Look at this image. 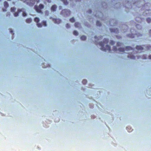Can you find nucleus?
<instances>
[{
	"label": "nucleus",
	"instance_id": "f257e3e1",
	"mask_svg": "<svg viewBox=\"0 0 151 151\" xmlns=\"http://www.w3.org/2000/svg\"><path fill=\"white\" fill-rule=\"evenodd\" d=\"M108 42V40L107 39H104V42H101L99 44L100 46H101V50L106 51H110V47L108 45H106L105 47H104L105 44L107 43Z\"/></svg>",
	"mask_w": 151,
	"mask_h": 151
},
{
	"label": "nucleus",
	"instance_id": "f03ea898",
	"mask_svg": "<svg viewBox=\"0 0 151 151\" xmlns=\"http://www.w3.org/2000/svg\"><path fill=\"white\" fill-rule=\"evenodd\" d=\"M122 45V44L119 42H118L117 43V47H114L113 48V50H114L116 51L117 50H119L120 52H124L125 51H127L128 50H131L132 51V49L131 47H126L125 48V49L124 50V48H122V47H119V46H121Z\"/></svg>",
	"mask_w": 151,
	"mask_h": 151
},
{
	"label": "nucleus",
	"instance_id": "7ed1b4c3",
	"mask_svg": "<svg viewBox=\"0 0 151 151\" xmlns=\"http://www.w3.org/2000/svg\"><path fill=\"white\" fill-rule=\"evenodd\" d=\"M24 9H22L20 10H18V13L16 12L14 14V16L15 17H17L18 16V14L20 13V12H22V14L23 17H25L27 15V14L24 11Z\"/></svg>",
	"mask_w": 151,
	"mask_h": 151
},
{
	"label": "nucleus",
	"instance_id": "20e7f679",
	"mask_svg": "<svg viewBox=\"0 0 151 151\" xmlns=\"http://www.w3.org/2000/svg\"><path fill=\"white\" fill-rule=\"evenodd\" d=\"M62 14L64 16H68L70 15V12L68 10L64 9L62 11Z\"/></svg>",
	"mask_w": 151,
	"mask_h": 151
},
{
	"label": "nucleus",
	"instance_id": "39448f33",
	"mask_svg": "<svg viewBox=\"0 0 151 151\" xmlns=\"http://www.w3.org/2000/svg\"><path fill=\"white\" fill-rule=\"evenodd\" d=\"M44 7V6L42 4H40L39 6H36L35 7V9L37 12L40 13L41 12V9H43Z\"/></svg>",
	"mask_w": 151,
	"mask_h": 151
},
{
	"label": "nucleus",
	"instance_id": "423d86ee",
	"mask_svg": "<svg viewBox=\"0 0 151 151\" xmlns=\"http://www.w3.org/2000/svg\"><path fill=\"white\" fill-rule=\"evenodd\" d=\"M145 46H143V47H141L140 46H137L136 47V49L138 50H142L144 49V47Z\"/></svg>",
	"mask_w": 151,
	"mask_h": 151
},
{
	"label": "nucleus",
	"instance_id": "0eeeda50",
	"mask_svg": "<svg viewBox=\"0 0 151 151\" xmlns=\"http://www.w3.org/2000/svg\"><path fill=\"white\" fill-rule=\"evenodd\" d=\"M53 21L55 23L59 24L60 22V20L59 19H53Z\"/></svg>",
	"mask_w": 151,
	"mask_h": 151
},
{
	"label": "nucleus",
	"instance_id": "6e6552de",
	"mask_svg": "<svg viewBox=\"0 0 151 151\" xmlns=\"http://www.w3.org/2000/svg\"><path fill=\"white\" fill-rule=\"evenodd\" d=\"M128 57L129 58L132 59H135V57L132 55V54H129V55H127Z\"/></svg>",
	"mask_w": 151,
	"mask_h": 151
},
{
	"label": "nucleus",
	"instance_id": "1a4fd4ad",
	"mask_svg": "<svg viewBox=\"0 0 151 151\" xmlns=\"http://www.w3.org/2000/svg\"><path fill=\"white\" fill-rule=\"evenodd\" d=\"M57 8L56 6L55 5H53L51 8V9L53 11H55Z\"/></svg>",
	"mask_w": 151,
	"mask_h": 151
},
{
	"label": "nucleus",
	"instance_id": "9d476101",
	"mask_svg": "<svg viewBox=\"0 0 151 151\" xmlns=\"http://www.w3.org/2000/svg\"><path fill=\"white\" fill-rule=\"evenodd\" d=\"M80 26V24L78 22H76L75 23V26L76 27H79Z\"/></svg>",
	"mask_w": 151,
	"mask_h": 151
},
{
	"label": "nucleus",
	"instance_id": "9b49d317",
	"mask_svg": "<svg viewBox=\"0 0 151 151\" xmlns=\"http://www.w3.org/2000/svg\"><path fill=\"white\" fill-rule=\"evenodd\" d=\"M4 6L6 8L8 7L9 6L8 4L6 1H5L4 3Z\"/></svg>",
	"mask_w": 151,
	"mask_h": 151
},
{
	"label": "nucleus",
	"instance_id": "f8f14e48",
	"mask_svg": "<svg viewBox=\"0 0 151 151\" xmlns=\"http://www.w3.org/2000/svg\"><path fill=\"white\" fill-rule=\"evenodd\" d=\"M140 35H141L140 33H138L137 34H136V35H133L132 36H129V37H135V36H137L138 37L139 36H140Z\"/></svg>",
	"mask_w": 151,
	"mask_h": 151
},
{
	"label": "nucleus",
	"instance_id": "ddd939ff",
	"mask_svg": "<svg viewBox=\"0 0 151 151\" xmlns=\"http://www.w3.org/2000/svg\"><path fill=\"white\" fill-rule=\"evenodd\" d=\"M34 20L36 22H38L39 21L40 19L39 18L36 17L35 18Z\"/></svg>",
	"mask_w": 151,
	"mask_h": 151
},
{
	"label": "nucleus",
	"instance_id": "4468645a",
	"mask_svg": "<svg viewBox=\"0 0 151 151\" xmlns=\"http://www.w3.org/2000/svg\"><path fill=\"white\" fill-rule=\"evenodd\" d=\"M32 21V20L31 19H28L26 20L27 23H29Z\"/></svg>",
	"mask_w": 151,
	"mask_h": 151
},
{
	"label": "nucleus",
	"instance_id": "2eb2a0df",
	"mask_svg": "<svg viewBox=\"0 0 151 151\" xmlns=\"http://www.w3.org/2000/svg\"><path fill=\"white\" fill-rule=\"evenodd\" d=\"M81 39L82 40H85L86 39V37L84 36H82L81 37Z\"/></svg>",
	"mask_w": 151,
	"mask_h": 151
},
{
	"label": "nucleus",
	"instance_id": "dca6fc26",
	"mask_svg": "<svg viewBox=\"0 0 151 151\" xmlns=\"http://www.w3.org/2000/svg\"><path fill=\"white\" fill-rule=\"evenodd\" d=\"M63 2L64 4L65 5H66L67 4V0H61Z\"/></svg>",
	"mask_w": 151,
	"mask_h": 151
},
{
	"label": "nucleus",
	"instance_id": "f3484780",
	"mask_svg": "<svg viewBox=\"0 0 151 151\" xmlns=\"http://www.w3.org/2000/svg\"><path fill=\"white\" fill-rule=\"evenodd\" d=\"M15 10H16L15 8L14 7H12L11 8V11L12 12H14L15 11Z\"/></svg>",
	"mask_w": 151,
	"mask_h": 151
},
{
	"label": "nucleus",
	"instance_id": "a211bd4d",
	"mask_svg": "<svg viewBox=\"0 0 151 151\" xmlns=\"http://www.w3.org/2000/svg\"><path fill=\"white\" fill-rule=\"evenodd\" d=\"M96 25L97 26H100L101 25V23L97 21L96 22Z\"/></svg>",
	"mask_w": 151,
	"mask_h": 151
},
{
	"label": "nucleus",
	"instance_id": "6ab92c4d",
	"mask_svg": "<svg viewBox=\"0 0 151 151\" xmlns=\"http://www.w3.org/2000/svg\"><path fill=\"white\" fill-rule=\"evenodd\" d=\"M78 32L77 31H75L73 32V34L75 35H78Z\"/></svg>",
	"mask_w": 151,
	"mask_h": 151
},
{
	"label": "nucleus",
	"instance_id": "aec40b11",
	"mask_svg": "<svg viewBox=\"0 0 151 151\" xmlns=\"http://www.w3.org/2000/svg\"><path fill=\"white\" fill-rule=\"evenodd\" d=\"M147 21L148 23H149L151 22V19L150 18H148L147 19Z\"/></svg>",
	"mask_w": 151,
	"mask_h": 151
},
{
	"label": "nucleus",
	"instance_id": "412c9836",
	"mask_svg": "<svg viewBox=\"0 0 151 151\" xmlns=\"http://www.w3.org/2000/svg\"><path fill=\"white\" fill-rule=\"evenodd\" d=\"M70 21L71 22H73L75 21V19L74 18H72L70 19Z\"/></svg>",
	"mask_w": 151,
	"mask_h": 151
},
{
	"label": "nucleus",
	"instance_id": "4be33fe9",
	"mask_svg": "<svg viewBox=\"0 0 151 151\" xmlns=\"http://www.w3.org/2000/svg\"><path fill=\"white\" fill-rule=\"evenodd\" d=\"M87 83V81L86 80H84L82 81V83L83 84H85Z\"/></svg>",
	"mask_w": 151,
	"mask_h": 151
},
{
	"label": "nucleus",
	"instance_id": "5701e85b",
	"mask_svg": "<svg viewBox=\"0 0 151 151\" xmlns=\"http://www.w3.org/2000/svg\"><path fill=\"white\" fill-rule=\"evenodd\" d=\"M37 25L38 26V27H41L42 26V25L41 24H37Z\"/></svg>",
	"mask_w": 151,
	"mask_h": 151
},
{
	"label": "nucleus",
	"instance_id": "b1692460",
	"mask_svg": "<svg viewBox=\"0 0 151 151\" xmlns=\"http://www.w3.org/2000/svg\"><path fill=\"white\" fill-rule=\"evenodd\" d=\"M43 25L45 26H46V22L45 21H44L43 22Z\"/></svg>",
	"mask_w": 151,
	"mask_h": 151
},
{
	"label": "nucleus",
	"instance_id": "393cba45",
	"mask_svg": "<svg viewBox=\"0 0 151 151\" xmlns=\"http://www.w3.org/2000/svg\"><path fill=\"white\" fill-rule=\"evenodd\" d=\"M110 43L111 45H113L114 44V42L113 41H111V42H110Z\"/></svg>",
	"mask_w": 151,
	"mask_h": 151
},
{
	"label": "nucleus",
	"instance_id": "a878e982",
	"mask_svg": "<svg viewBox=\"0 0 151 151\" xmlns=\"http://www.w3.org/2000/svg\"><path fill=\"white\" fill-rule=\"evenodd\" d=\"M70 26L68 24H67L66 26V27L67 28H68Z\"/></svg>",
	"mask_w": 151,
	"mask_h": 151
},
{
	"label": "nucleus",
	"instance_id": "bb28decb",
	"mask_svg": "<svg viewBox=\"0 0 151 151\" xmlns=\"http://www.w3.org/2000/svg\"><path fill=\"white\" fill-rule=\"evenodd\" d=\"M46 1H47L48 2H51L50 0H46Z\"/></svg>",
	"mask_w": 151,
	"mask_h": 151
},
{
	"label": "nucleus",
	"instance_id": "cd10ccee",
	"mask_svg": "<svg viewBox=\"0 0 151 151\" xmlns=\"http://www.w3.org/2000/svg\"><path fill=\"white\" fill-rule=\"evenodd\" d=\"M149 59H151V55H150V56H149Z\"/></svg>",
	"mask_w": 151,
	"mask_h": 151
},
{
	"label": "nucleus",
	"instance_id": "c85d7f7f",
	"mask_svg": "<svg viewBox=\"0 0 151 151\" xmlns=\"http://www.w3.org/2000/svg\"><path fill=\"white\" fill-rule=\"evenodd\" d=\"M3 11L4 12L6 11V10H5V9H3Z\"/></svg>",
	"mask_w": 151,
	"mask_h": 151
},
{
	"label": "nucleus",
	"instance_id": "c756f323",
	"mask_svg": "<svg viewBox=\"0 0 151 151\" xmlns=\"http://www.w3.org/2000/svg\"><path fill=\"white\" fill-rule=\"evenodd\" d=\"M111 32H116V31H111Z\"/></svg>",
	"mask_w": 151,
	"mask_h": 151
},
{
	"label": "nucleus",
	"instance_id": "7c9ffc66",
	"mask_svg": "<svg viewBox=\"0 0 151 151\" xmlns=\"http://www.w3.org/2000/svg\"><path fill=\"white\" fill-rule=\"evenodd\" d=\"M146 58H145V57H144L143 58V59H146Z\"/></svg>",
	"mask_w": 151,
	"mask_h": 151
},
{
	"label": "nucleus",
	"instance_id": "2f4dec72",
	"mask_svg": "<svg viewBox=\"0 0 151 151\" xmlns=\"http://www.w3.org/2000/svg\"><path fill=\"white\" fill-rule=\"evenodd\" d=\"M150 49L149 48V47H148V49Z\"/></svg>",
	"mask_w": 151,
	"mask_h": 151
},
{
	"label": "nucleus",
	"instance_id": "473e14b6",
	"mask_svg": "<svg viewBox=\"0 0 151 151\" xmlns=\"http://www.w3.org/2000/svg\"><path fill=\"white\" fill-rule=\"evenodd\" d=\"M139 25H137V26H138Z\"/></svg>",
	"mask_w": 151,
	"mask_h": 151
},
{
	"label": "nucleus",
	"instance_id": "72a5a7b5",
	"mask_svg": "<svg viewBox=\"0 0 151 151\" xmlns=\"http://www.w3.org/2000/svg\"><path fill=\"white\" fill-rule=\"evenodd\" d=\"M11 32L12 33V31H11Z\"/></svg>",
	"mask_w": 151,
	"mask_h": 151
}]
</instances>
